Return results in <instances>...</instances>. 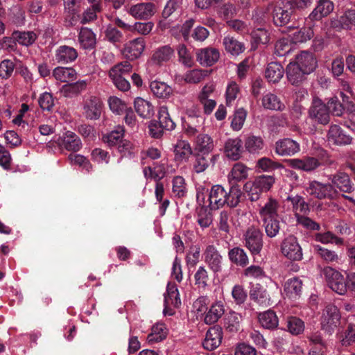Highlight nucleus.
<instances>
[{
	"instance_id": "nucleus-8",
	"label": "nucleus",
	"mask_w": 355,
	"mask_h": 355,
	"mask_svg": "<svg viewBox=\"0 0 355 355\" xmlns=\"http://www.w3.org/2000/svg\"><path fill=\"white\" fill-rule=\"evenodd\" d=\"M309 116L310 119L322 125H326L329 122V112L327 105L318 98H313L309 110Z\"/></svg>"
},
{
	"instance_id": "nucleus-7",
	"label": "nucleus",
	"mask_w": 355,
	"mask_h": 355,
	"mask_svg": "<svg viewBox=\"0 0 355 355\" xmlns=\"http://www.w3.org/2000/svg\"><path fill=\"white\" fill-rule=\"evenodd\" d=\"M293 12V7L289 1L277 2L272 12L274 24L278 26H284L290 21Z\"/></svg>"
},
{
	"instance_id": "nucleus-28",
	"label": "nucleus",
	"mask_w": 355,
	"mask_h": 355,
	"mask_svg": "<svg viewBox=\"0 0 355 355\" xmlns=\"http://www.w3.org/2000/svg\"><path fill=\"white\" fill-rule=\"evenodd\" d=\"M250 297L252 300L261 306H268L270 305V295L266 289L259 284L252 286L250 291Z\"/></svg>"
},
{
	"instance_id": "nucleus-62",
	"label": "nucleus",
	"mask_w": 355,
	"mask_h": 355,
	"mask_svg": "<svg viewBox=\"0 0 355 355\" xmlns=\"http://www.w3.org/2000/svg\"><path fill=\"white\" fill-rule=\"evenodd\" d=\"M208 207H202L198 213V224L202 228H207L212 223L213 218L211 214L207 210Z\"/></svg>"
},
{
	"instance_id": "nucleus-39",
	"label": "nucleus",
	"mask_w": 355,
	"mask_h": 355,
	"mask_svg": "<svg viewBox=\"0 0 355 355\" xmlns=\"http://www.w3.org/2000/svg\"><path fill=\"white\" fill-rule=\"evenodd\" d=\"M305 73L295 62H290L286 68V75L288 81L292 85H297L302 82Z\"/></svg>"
},
{
	"instance_id": "nucleus-45",
	"label": "nucleus",
	"mask_w": 355,
	"mask_h": 355,
	"mask_svg": "<svg viewBox=\"0 0 355 355\" xmlns=\"http://www.w3.org/2000/svg\"><path fill=\"white\" fill-rule=\"evenodd\" d=\"M209 75L207 70L195 69L187 71L183 76L184 80L189 84H197Z\"/></svg>"
},
{
	"instance_id": "nucleus-55",
	"label": "nucleus",
	"mask_w": 355,
	"mask_h": 355,
	"mask_svg": "<svg viewBox=\"0 0 355 355\" xmlns=\"http://www.w3.org/2000/svg\"><path fill=\"white\" fill-rule=\"evenodd\" d=\"M313 248L318 254L327 263L337 262L339 259L338 255L334 250L322 248L319 245H314Z\"/></svg>"
},
{
	"instance_id": "nucleus-9",
	"label": "nucleus",
	"mask_w": 355,
	"mask_h": 355,
	"mask_svg": "<svg viewBox=\"0 0 355 355\" xmlns=\"http://www.w3.org/2000/svg\"><path fill=\"white\" fill-rule=\"evenodd\" d=\"M156 8L151 2H141L131 5L128 12L135 19L147 20L150 19L155 13Z\"/></svg>"
},
{
	"instance_id": "nucleus-51",
	"label": "nucleus",
	"mask_w": 355,
	"mask_h": 355,
	"mask_svg": "<svg viewBox=\"0 0 355 355\" xmlns=\"http://www.w3.org/2000/svg\"><path fill=\"white\" fill-rule=\"evenodd\" d=\"M262 222L266 235L268 237L273 238L278 234L280 230L278 218L262 220Z\"/></svg>"
},
{
	"instance_id": "nucleus-4",
	"label": "nucleus",
	"mask_w": 355,
	"mask_h": 355,
	"mask_svg": "<svg viewBox=\"0 0 355 355\" xmlns=\"http://www.w3.org/2000/svg\"><path fill=\"white\" fill-rule=\"evenodd\" d=\"M263 234L260 230L254 226L247 229L243 234L245 246L252 254H259L263 247Z\"/></svg>"
},
{
	"instance_id": "nucleus-50",
	"label": "nucleus",
	"mask_w": 355,
	"mask_h": 355,
	"mask_svg": "<svg viewBox=\"0 0 355 355\" xmlns=\"http://www.w3.org/2000/svg\"><path fill=\"white\" fill-rule=\"evenodd\" d=\"M245 147L250 153H259L263 148V141L261 137L251 135L245 139Z\"/></svg>"
},
{
	"instance_id": "nucleus-3",
	"label": "nucleus",
	"mask_w": 355,
	"mask_h": 355,
	"mask_svg": "<svg viewBox=\"0 0 355 355\" xmlns=\"http://www.w3.org/2000/svg\"><path fill=\"white\" fill-rule=\"evenodd\" d=\"M340 314L337 306L333 304L327 305L323 311L321 318L322 329L331 334L340 323Z\"/></svg>"
},
{
	"instance_id": "nucleus-44",
	"label": "nucleus",
	"mask_w": 355,
	"mask_h": 355,
	"mask_svg": "<svg viewBox=\"0 0 355 355\" xmlns=\"http://www.w3.org/2000/svg\"><path fill=\"white\" fill-rule=\"evenodd\" d=\"M168 330L163 323H157L152 327L151 333L148 336L149 343H158L166 338Z\"/></svg>"
},
{
	"instance_id": "nucleus-12",
	"label": "nucleus",
	"mask_w": 355,
	"mask_h": 355,
	"mask_svg": "<svg viewBox=\"0 0 355 355\" xmlns=\"http://www.w3.org/2000/svg\"><path fill=\"white\" fill-rule=\"evenodd\" d=\"M103 103L101 100L94 96L86 97L83 105V114L90 120L98 119L102 112Z\"/></svg>"
},
{
	"instance_id": "nucleus-47",
	"label": "nucleus",
	"mask_w": 355,
	"mask_h": 355,
	"mask_svg": "<svg viewBox=\"0 0 355 355\" xmlns=\"http://www.w3.org/2000/svg\"><path fill=\"white\" fill-rule=\"evenodd\" d=\"M230 260L236 265L245 266L248 263V257L245 252L240 248H234L229 251Z\"/></svg>"
},
{
	"instance_id": "nucleus-61",
	"label": "nucleus",
	"mask_w": 355,
	"mask_h": 355,
	"mask_svg": "<svg viewBox=\"0 0 355 355\" xmlns=\"http://www.w3.org/2000/svg\"><path fill=\"white\" fill-rule=\"evenodd\" d=\"M191 121L186 128V134L189 137L196 135L200 131V127L205 122V119L202 116H197L196 118L191 117Z\"/></svg>"
},
{
	"instance_id": "nucleus-59",
	"label": "nucleus",
	"mask_w": 355,
	"mask_h": 355,
	"mask_svg": "<svg viewBox=\"0 0 355 355\" xmlns=\"http://www.w3.org/2000/svg\"><path fill=\"white\" fill-rule=\"evenodd\" d=\"M246 116L247 112L244 109L239 108L236 110L231 122V128L235 131L240 130L243 126Z\"/></svg>"
},
{
	"instance_id": "nucleus-29",
	"label": "nucleus",
	"mask_w": 355,
	"mask_h": 355,
	"mask_svg": "<svg viewBox=\"0 0 355 355\" xmlns=\"http://www.w3.org/2000/svg\"><path fill=\"white\" fill-rule=\"evenodd\" d=\"M295 62L307 73H311L317 66V61L314 55L306 51H303L297 55Z\"/></svg>"
},
{
	"instance_id": "nucleus-16",
	"label": "nucleus",
	"mask_w": 355,
	"mask_h": 355,
	"mask_svg": "<svg viewBox=\"0 0 355 355\" xmlns=\"http://www.w3.org/2000/svg\"><path fill=\"white\" fill-rule=\"evenodd\" d=\"M300 150L299 143L290 138L279 140L275 144V152L281 156H292Z\"/></svg>"
},
{
	"instance_id": "nucleus-5",
	"label": "nucleus",
	"mask_w": 355,
	"mask_h": 355,
	"mask_svg": "<svg viewBox=\"0 0 355 355\" xmlns=\"http://www.w3.org/2000/svg\"><path fill=\"white\" fill-rule=\"evenodd\" d=\"M305 190L308 195L318 199L333 198L336 193L331 184L315 180L310 182Z\"/></svg>"
},
{
	"instance_id": "nucleus-17",
	"label": "nucleus",
	"mask_w": 355,
	"mask_h": 355,
	"mask_svg": "<svg viewBox=\"0 0 355 355\" xmlns=\"http://www.w3.org/2000/svg\"><path fill=\"white\" fill-rule=\"evenodd\" d=\"M279 202L272 198H268L263 204L259 205L258 211L260 218L267 220L278 218Z\"/></svg>"
},
{
	"instance_id": "nucleus-26",
	"label": "nucleus",
	"mask_w": 355,
	"mask_h": 355,
	"mask_svg": "<svg viewBox=\"0 0 355 355\" xmlns=\"http://www.w3.org/2000/svg\"><path fill=\"white\" fill-rule=\"evenodd\" d=\"M134 106L137 114L144 119H150L155 114L154 106L148 100L137 97L134 101Z\"/></svg>"
},
{
	"instance_id": "nucleus-19",
	"label": "nucleus",
	"mask_w": 355,
	"mask_h": 355,
	"mask_svg": "<svg viewBox=\"0 0 355 355\" xmlns=\"http://www.w3.org/2000/svg\"><path fill=\"white\" fill-rule=\"evenodd\" d=\"M242 147L243 142L240 138H230L225 142L224 152L228 159L236 161L241 156Z\"/></svg>"
},
{
	"instance_id": "nucleus-1",
	"label": "nucleus",
	"mask_w": 355,
	"mask_h": 355,
	"mask_svg": "<svg viewBox=\"0 0 355 355\" xmlns=\"http://www.w3.org/2000/svg\"><path fill=\"white\" fill-rule=\"evenodd\" d=\"M241 191L232 186L229 191L219 184L211 187L208 197L206 199L204 193L198 189L197 201L198 204L204 207H209L210 209H218L225 205L230 207H235L239 202Z\"/></svg>"
},
{
	"instance_id": "nucleus-36",
	"label": "nucleus",
	"mask_w": 355,
	"mask_h": 355,
	"mask_svg": "<svg viewBox=\"0 0 355 355\" xmlns=\"http://www.w3.org/2000/svg\"><path fill=\"white\" fill-rule=\"evenodd\" d=\"M223 44L225 51L235 56L242 53L245 49L243 43L230 35L223 38Z\"/></svg>"
},
{
	"instance_id": "nucleus-52",
	"label": "nucleus",
	"mask_w": 355,
	"mask_h": 355,
	"mask_svg": "<svg viewBox=\"0 0 355 355\" xmlns=\"http://www.w3.org/2000/svg\"><path fill=\"white\" fill-rule=\"evenodd\" d=\"M87 82L85 80L77 81L74 83L65 85L63 88L64 96L72 97L78 95L86 89Z\"/></svg>"
},
{
	"instance_id": "nucleus-20",
	"label": "nucleus",
	"mask_w": 355,
	"mask_h": 355,
	"mask_svg": "<svg viewBox=\"0 0 355 355\" xmlns=\"http://www.w3.org/2000/svg\"><path fill=\"white\" fill-rule=\"evenodd\" d=\"M222 338V329L218 327H211L206 334L203 346L208 350H214L220 345Z\"/></svg>"
},
{
	"instance_id": "nucleus-38",
	"label": "nucleus",
	"mask_w": 355,
	"mask_h": 355,
	"mask_svg": "<svg viewBox=\"0 0 355 355\" xmlns=\"http://www.w3.org/2000/svg\"><path fill=\"white\" fill-rule=\"evenodd\" d=\"M331 180L332 184L341 191L349 193L352 190V184L349 175L345 173L339 172L334 175L331 178Z\"/></svg>"
},
{
	"instance_id": "nucleus-34",
	"label": "nucleus",
	"mask_w": 355,
	"mask_h": 355,
	"mask_svg": "<svg viewBox=\"0 0 355 355\" xmlns=\"http://www.w3.org/2000/svg\"><path fill=\"white\" fill-rule=\"evenodd\" d=\"M78 42L83 49H92L96 44L95 34L91 29L83 27L78 34Z\"/></svg>"
},
{
	"instance_id": "nucleus-56",
	"label": "nucleus",
	"mask_w": 355,
	"mask_h": 355,
	"mask_svg": "<svg viewBox=\"0 0 355 355\" xmlns=\"http://www.w3.org/2000/svg\"><path fill=\"white\" fill-rule=\"evenodd\" d=\"M259 191L262 193L269 191L275 183V178L271 175H260L254 180Z\"/></svg>"
},
{
	"instance_id": "nucleus-31",
	"label": "nucleus",
	"mask_w": 355,
	"mask_h": 355,
	"mask_svg": "<svg viewBox=\"0 0 355 355\" xmlns=\"http://www.w3.org/2000/svg\"><path fill=\"white\" fill-rule=\"evenodd\" d=\"M174 55V50L169 45L157 48L153 53L151 62L155 64H162L169 61Z\"/></svg>"
},
{
	"instance_id": "nucleus-25",
	"label": "nucleus",
	"mask_w": 355,
	"mask_h": 355,
	"mask_svg": "<svg viewBox=\"0 0 355 355\" xmlns=\"http://www.w3.org/2000/svg\"><path fill=\"white\" fill-rule=\"evenodd\" d=\"M195 150L202 155H208L214 148L213 139L207 134H199L193 142Z\"/></svg>"
},
{
	"instance_id": "nucleus-13",
	"label": "nucleus",
	"mask_w": 355,
	"mask_h": 355,
	"mask_svg": "<svg viewBox=\"0 0 355 355\" xmlns=\"http://www.w3.org/2000/svg\"><path fill=\"white\" fill-rule=\"evenodd\" d=\"M196 60L205 67H211L216 63L220 58L219 51L213 47L199 49L196 53Z\"/></svg>"
},
{
	"instance_id": "nucleus-57",
	"label": "nucleus",
	"mask_w": 355,
	"mask_h": 355,
	"mask_svg": "<svg viewBox=\"0 0 355 355\" xmlns=\"http://www.w3.org/2000/svg\"><path fill=\"white\" fill-rule=\"evenodd\" d=\"M240 92L239 87L235 81L228 83L225 91V100L227 106H231L235 101Z\"/></svg>"
},
{
	"instance_id": "nucleus-11",
	"label": "nucleus",
	"mask_w": 355,
	"mask_h": 355,
	"mask_svg": "<svg viewBox=\"0 0 355 355\" xmlns=\"http://www.w3.org/2000/svg\"><path fill=\"white\" fill-rule=\"evenodd\" d=\"M181 304L180 294L176 284L169 282L167 285L166 292L164 294V315H172L173 311L171 306L178 307Z\"/></svg>"
},
{
	"instance_id": "nucleus-40",
	"label": "nucleus",
	"mask_w": 355,
	"mask_h": 355,
	"mask_svg": "<svg viewBox=\"0 0 355 355\" xmlns=\"http://www.w3.org/2000/svg\"><path fill=\"white\" fill-rule=\"evenodd\" d=\"M54 78L62 83H69L76 79L77 73L71 67H58L53 71Z\"/></svg>"
},
{
	"instance_id": "nucleus-27",
	"label": "nucleus",
	"mask_w": 355,
	"mask_h": 355,
	"mask_svg": "<svg viewBox=\"0 0 355 355\" xmlns=\"http://www.w3.org/2000/svg\"><path fill=\"white\" fill-rule=\"evenodd\" d=\"M55 56L58 62L67 64L77 58L78 53L73 47L62 45L56 49Z\"/></svg>"
},
{
	"instance_id": "nucleus-18",
	"label": "nucleus",
	"mask_w": 355,
	"mask_h": 355,
	"mask_svg": "<svg viewBox=\"0 0 355 355\" xmlns=\"http://www.w3.org/2000/svg\"><path fill=\"white\" fill-rule=\"evenodd\" d=\"M302 281L299 277L288 279L284 284V296L291 300L299 298L302 294Z\"/></svg>"
},
{
	"instance_id": "nucleus-15",
	"label": "nucleus",
	"mask_w": 355,
	"mask_h": 355,
	"mask_svg": "<svg viewBox=\"0 0 355 355\" xmlns=\"http://www.w3.org/2000/svg\"><path fill=\"white\" fill-rule=\"evenodd\" d=\"M174 159L178 164L187 162L193 150L189 141L183 139L178 140L173 146Z\"/></svg>"
},
{
	"instance_id": "nucleus-64",
	"label": "nucleus",
	"mask_w": 355,
	"mask_h": 355,
	"mask_svg": "<svg viewBox=\"0 0 355 355\" xmlns=\"http://www.w3.org/2000/svg\"><path fill=\"white\" fill-rule=\"evenodd\" d=\"M108 103L112 112L116 114H121L128 110L127 105L116 96L110 97Z\"/></svg>"
},
{
	"instance_id": "nucleus-22",
	"label": "nucleus",
	"mask_w": 355,
	"mask_h": 355,
	"mask_svg": "<svg viewBox=\"0 0 355 355\" xmlns=\"http://www.w3.org/2000/svg\"><path fill=\"white\" fill-rule=\"evenodd\" d=\"M329 142L337 145H347L352 142V137L346 135L338 125H331L327 134Z\"/></svg>"
},
{
	"instance_id": "nucleus-46",
	"label": "nucleus",
	"mask_w": 355,
	"mask_h": 355,
	"mask_svg": "<svg viewBox=\"0 0 355 355\" xmlns=\"http://www.w3.org/2000/svg\"><path fill=\"white\" fill-rule=\"evenodd\" d=\"M261 325L266 329L275 328L278 324V319L275 313L268 310L259 315Z\"/></svg>"
},
{
	"instance_id": "nucleus-14",
	"label": "nucleus",
	"mask_w": 355,
	"mask_h": 355,
	"mask_svg": "<svg viewBox=\"0 0 355 355\" xmlns=\"http://www.w3.org/2000/svg\"><path fill=\"white\" fill-rule=\"evenodd\" d=\"M203 255L205 262L214 273L221 270L223 257L215 246L213 245L207 246Z\"/></svg>"
},
{
	"instance_id": "nucleus-37",
	"label": "nucleus",
	"mask_w": 355,
	"mask_h": 355,
	"mask_svg": "<svg viewBox=\"0 0 355 355\" xmlns=\"http://www.w3.org/2000/svg\"><path fill=\"white\" fill-rule=\"evenodd\" d=\"M286 200L291 202L293 206V211H294L296 218L301 215H305L309 211V205L300 196H288L286 198Z\"/></svg>"
},
{
	"instance_id": "nucleus-2",
	"label": "nucleus",
	"mask_w": 355,
	"mask_h": 355,
	"mask_svg": "<svg viewBox=\"0 0 355 355\" xmlns=\"http://www.w3.org/2000/svg\"><path fill=\"white\" fill-rule=\"evenodd\" d=\"M324 276L329 287L339 295L347 292V282L344 276L335 269L328 267L324 270Z\"/></svg>"
},
{
	"instance_id": "nucleus-33",
	"label": "nucleus",
	"mask_w": 355,
	"mask_h": 355,
	"mask_svg": "<svg viewBox=\"0 0 355 355\" xmlns=\"http://www.w3.org/2000/svg\"><path fill=\"white\" fill-rule=\"evenodd\" d=\"M248 176V168L241 163L235 164L227 178L230 184L234 186L237 182L246 179Z\"/></svg>"
},
{
	"instance_id": "nucleus-58",
	"label": "nucleus",
	"mask_w": 355,
	"mask_h": 355,
	"mask_svg": "<svg viewBox=\"0 0 355 355\" xmlns=\"http://www.w3.org/2000/svg\"><path fill=\"white\" fill-rule=\"evenodd\" d=\"M339 22L344 28H355V7L346 10L340 17Z\"/></svg>"
},
{
	"instance_id": "nucleus-10",
	"label": "nucleus",
	"mask_w": 355,
	"mask_h": 355,
	"mask_svg": "<svg viewBox=\"0 0 355 355\" xmlns=\"http://www.w3.org/2000/svg\"><path fill=\"white\" fill-rule=\"evenodd\" d=\"M146 48L145 40L137 37L126 42L123 48V55L129 60L138 59Z\"/></svg>"
},
{
	"instance_id": "nucleus-42",
	"label": "nucleus",
	"mask_w": 355,
	"mask_h": 355,
	"mask_svg": "<svg viewBox=\"0 0 355 355\" xmlns=\"http://www.w3.org/2000/svg\"><path fill=\"white\" fill-rule=\"evenodd\" d=\"M261 103L265 109L270 110L282 111L285 108L284 104L280 101L277 96L270 92L263 96Z\"/></svg>"
},
{
	"instance_id": "nucleus-32",
	"label": "nucleus",
	"mask_w": 355,
	"mask_h": 355,
	"mask_svg": "<svg viewBox=\"0 0 355 355\" xmlns=\"http://www.w3.org/2000/svg\"><path fill=\"white\" fill-rule=\"evenodd\" d=\"M289 162L292 167L304 171L315 170L320 166L319 161L316 158L311 157H307L304 159H292Z\"/></svg>"
},
{
	"instance_id": "nucleus-54",
	"label": "nucleus",
	"mask_w": 355,
	"mask_h": 355,
	"mask_svg": "<svg viewBox=\"0 0 355 355\" xmlns=\"http://www.w3.org/2000/svg\"><path fill=\"white\" fill-rule=\"evenodd\" d=\"M12 37L19 44L23 46H29L36 40V35L31 31H16L13 33Z\"/></svg>"
},
{
	"instance_id": "nucleus-60",
	"label": "nucleus",
	"mask_w": 355,
	"mask_h": 355,
	"mask_svg": "<svg viewBox=\"0 0 355 355\" xmlns=\"http://www.w3.org/2000/svg\"><path fill=\"white\" fill-rule=\"evenodd\" d=\"M241 316L235 312L230 313L225 319V327L230 331H236L240 327Z\"/></svg>"
},
{
	"instance_id": "nucleus-43",
	"label": "nucleus",
	"mask_w": 355,
	"mask_h": 355,
	"mask_svg": "<svg viewBox=\"0 0 355 355\" xmlns=\"http://www.w3.org/2000/svg\"><path fill=\"white\" fill-rule=\"evenodd\" d=\"M159 123L164 130H173L175 128V123L172 120L168 113V107L165 105L161 106L158 110Z\"/></svg>"
},
{
	"instance_id": "nucleus-21",
	"label": "nucleus",
	"mask_w": 355,
	"mask_h": 355,
	"mask_svg": "<svg viewBox=\"0 0 355 355\" xmlns=\"http://www.w3.org/2000/svg\"><path fill=\"white\" fill-rule=\"evenodd\" d=\"M334 5L331 0H319L315 9L309 16L311 21H318L327 17L334 10Z\"/></svg>"
},
{
	"instance_id": "nucleus-30",
	"label": "nucleus",
	"mask_w": 355,
	"mask_h": 355,
	"mask_svg": "<svg viewBox=\"0 0 355 355\" xmlns=\"http://www.w3.org/2000/svg\"><path fill=\"white\" fill-rule=\"evenodd\" d=\"M150 89L153 96L161 99H167L171 97L173 90L171 86L164 82L154 80L150 84Z\"/></svg>"
},
{
	"instance_id": "nucleus-23",
	"label": "nucleus",
	"mask_w": 355,
	"mask_h": 355,
	"mask_svg": "<svg viewBox=\"0 0 355 355\" xmlns=\"http://www.w3.org/2000/svg\"><path fill=\"white\" fill-rule=\"evenodd\" d=\"M292 33L289 34L291 42L293 44L304 43L310 40L314 35L313 31L311 26L295 28H288Z\"/></svg>"
},
{
	"instance_id": "nucleus-53",
	"label": "nucleus",
	"mask_w": 355,
	"mask_h": 355,
	"mask_svg": "<svg viewBox=\"0 0 355 355\" xmlns=\"http://www.w3.org/2000/svg\"><path fill=\"white\" fill-rule=\"evenodd\" d=\"M123 128L119 126L116 130L105 135L103 137V141L110 146L118 145L123 138Z\"/></svg>"
},
{
	"instance_id": "nucleus-35",
	"label": "nucleus",
	"mask_w": 355,
	"mask_h": 355,
	"mask_svg": "<svg viewBox=\"0 0 355 355\" xmlns=\"http://www.w3.org/2000/svg\"><path fill=\"white\" fill-rule=\"evenodd\" d=\"M61 145L67 150L76 152L81 148L82 142L74 132L67 131L63 135Z\"/></svg>"
},
{
	"instance_id": "nucleus-49",
	"label": "nucleus",
	"mask_w": 355,
	"mask_h": 355,
	"mask_svg": "<svg viewBox=\"0 0 355 355\" xmlns=\"http://www.w3.org/2000/svg\"><path fill=\"white\" fill-rule=\"evenodd\" d=\"M209 299L206 296H200L193 303L192 311L197 317L204 319L205 313L208 309Z\"/></svg>"
},
{
	"instance_id": "nucleus-48",
	"label": "nucleus",
	"mask_w": 355,
	"mask_h": 355,
	"mask_svg": "<svg viewBox=\"0 0 355 355\" xmlns=\"http://www.w3.org/2000/svg\"><path fill=\"white\" fill-rule=\"evenodd\" d=\"M315 240L324 245L334 243L336 245H340L343 243V239L342 238L338 237L329 231L324 233L315 234Z\"/></svg>"
},
{
	"instance_id": "nucleus-6",
	"label": "nucleus",
	"mask_w": 355,
	"mask_h": 355,
	"mask_svg": "<svg viewBox=\"0 0 355 355\" xmlns=\"http://www.w3.org/2000/svg\"><path fill=\"white\" fill-rule=\"evenodd\" d=\"M281 252L285 257L291 261H300L303 257L302 250L297 238L291 235L282 241Z\"/></svg>"
},
{
	"instance_id": "nucleus-24",
	"label": "nucleus",
	"mask_w": 355,
	"mask_h": 355,
	"mask_svg": "<svg viewBox=\"0 0 355 355\" xmlns=\"http://www.w3.org/2000/svg\"><path fill=\"white\" fill-rule=\"evenodd\" d=\"M224 313L225 306L223 302L216 301L208 308L203 320L207 324H213L222 317Z\"/></svg>"
},
{
	"instance_id": "nucleus-63",
	"label": "nucleus",
	"mask_w": 355,
	"mask_h": 355,
	"mask_svg": "<svg viewBox=\"0 0 355 355\" xmlns=\"http://www.w3.org/2000/svg\"><path fill=\"white\" fill-rule=\"evenodd\" d=\"M287 327L290 333L293 335H298L304 331V322L296 317H291L287 321Z\"/></svg>"
},
{
	"instance_id": "nucleus-41",
	"label": "nucleus",
	"mask_w": 355,
	"mask_h": 355,
	"mask_svg": "<svg viewBox=\"0 0 355 355\" xmlns=\"http://www.w3.org/2000/svg\"><path fill=\"white\" fill-rule=\"evenodd\" d=\"M284 73V69L280 64L271 62L266 68L265 76L269 82L276 83L282 78Z\"/></svg>"
}]
</instances>
